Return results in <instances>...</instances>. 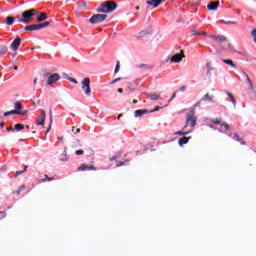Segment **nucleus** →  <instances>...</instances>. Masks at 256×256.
<instances>
[{
  "label": "nucleus",
  "mask_w": 256,
  "mask_h": 256,
  "mask_svg": "<svg viewBox=\"0 0 256 256\" xmlns=\"http://www.w3.org/2000/svg\"><path fill=\"white\" fill-rule=\"evenodd\" d=\"M36 9L25 10L22 12V17L16 16L17 22L22 24H28L33 20V17L36 16Z\"/></svg>",
  "instance_id": "nucleus-1"
},
{
  "label": "nucleus",
  "mask_w": 256,
  "mask_h": 256,
  "mask_svg": "<svg viewBox=\"0 0 256 256\" xmlns=\"http://www.w3.org/2000/svg\"><path fill=\"white\" fill-rule=\"evenodd\" d=\"M115 9H117V3L113 1H108V2H103L101 6H99L98 12L108 14L113 12Z\"/></svg>",
  "instance_id": "nucleus-2"
},
{
  "label": "nucleus",
  "mask_w": 256,
  "mask_h": 256,
  "mask_svg": "<svg viewBox=\"0 0 256 256\" xmlns=\"http://www.w3.org/2000/svg\"><path fill=\"white\" fill-rule=\"evenodd\" d=\"M82 90L86 96H91V80L89 77L84 78L82 81Z\"/></svg>",
  "instance_id": "nucleus-3"
},
{
  "label": "nucleus",
  "mask_w": 256,
  "mask_h": 256,
  "mask_svg": "<svg viewBox=\"0 0 256 256\" xmlns=\"http://www.w3.org/2000/svg\"><path fill=\"white\" fill-rule=\"evenodd\" d=\"M46 112L42 111L40 115L37 116L35 120V126L36 127H44V124L46 123Z\"/></svg>",
  "instance_id": "nucleus-4"
},
{
  "label": "nucleus",
  "mask_w": 256,
  "mask_h": 256,
  "mask_svg": "<svg viewBox=\"0 0 256 256\" xmlns=\"http://www.w3.org/2000/svg\"><path fill=\"white\" fill-rule=\"evenodd\" d=\"M106 19H107V15H105V14H96V15L92 16L90 22H91V24H99V23L103 22Z\"/></svg>",
  "instance_id": "nucleus-5"
},
{
  "label": "nucleus",
  "mask_w": 256,
  "mask_h": 256,
  "mask_svg": "<svg viewBox=\"0 0 256 256\" xmlns=\"http://www.w3.org/2000/svg\"><path fill=\"white\" fill-rule=\"evenodd\" d=\"M27 114H28V110H13L10 112H4V117H8L11 115L26 116Z\"/></svg>",
  "instance_id": "nucleus-6"
},
{
  "label": "nucleus",
  "mask_w": 256,
  "mask_h": 256,
  "mask_svg": "<svg viewBox=\"0 0 256 256\" xmlns=\"http://www.w3.org/2000/svg\"><path fill=\"white\" fill-rule=\"evenodd\" d=\"M60 80V76L59 74L55 73V74H51L50 76H48L47 78V85L51 86L55 83H57Z\"/></svg>",
  "instance_id": "nucleus-7"
},
{
  "label": "nucleus",
  "mask_w": 256,
  "mask_h": 256,
  "mask_svg": "<svg viewBox=\"0 0 256 256\" xmlns=\"http://www.w3.org/2000/svg\"><path fill=\"white\" fill-rule=\"evenodd\" d=\"M185 58L183 51L175 54L170 58V62L172 63H180Z\"/></svg>",
  "instance_id": "nucleus-8"
},
{
  "label": "nucleus",
  "mask_w": 256,
  "mask_h": 256,
  "mask_svg": "<svg viewBox=\"0 0 256 256\" xmlns=\"http://www.w3.org/2000/svg\"><path fill=\"white\" fill-rule=\"evenodd\" d=\"M186 125L190 126V127H195L196 118H195L193 112L187 115Z\"/></svg>",
  "instance_id": "nucleus-9"
},
{
  "label": "nucleus",
  "mask_w": 256,
  "mask_h": 256,
  "mask_svg": "<svg viewBox=\"0 0 256 256\" xmlns=\"http://www.w3.org/2000/svg\"><path fill=\"white\" fill-rule=\"evenodd\" d=\"M213 122L215 125H220L221 129H224L225 131L230 130V125L225 122H222V120L216 119V120H213Z\"/></svg>",
  "instance_id": "nucleus-10"
},
{
  "label": "nucleus",
  "mask_w": 256,
  "mask_h": 256,
  "mask_svg": "<svg viewBox=\"0 0 256 256\" xmlns=\"http://www.w3.org/2000/svg\"><path fill=\"white\" fill-rule=\"evenodd\" d=\"M77 171H79V172L95 171V167L92 165L88 166V165L82 164L81 166H79L77 168Z\"/></svg>",
  "instance_id": "nucleus-11"
},
{
  "label": "nucleus",
  "mask_w": 256,
  "mask_h": 256,
  "mask_svg": "<svg viewBox=\"0 0 256 256\" xmlns=\"http://www.w3.org/2000/svg\"><path fill=\"white\" fill-rule=\"evenodd\" d=\"M21 44V39L20 38H15L14 41L11 44V48L13 51H17L19 46Z\"/></svg>",
  "instance_id": "nucleus-12"
},
{
  "label": "nucleus",
  "mask_w": 256,
  "mask_h": 256,
  "mask_svg": "<svg viewBox=\"0 0 256 256\" xmlns=\"http://www.w3.org/2000/svg\"><path fill=\"white\" fill-rule=\"evenodd\" d=\"M164 0H152V1H147L146 4L148 6H152L154 8H157L160 6V4L163 2Z\"/></svg>",
  "instance_id": "nucleus-13"
},
{
  "label": "nucleus",
  "mask_w": 256,
  "mask_h": 256,
  "mask_svg": "<svg viewBox=\"0 0 256 256\" xmlns=\"http://www.w3.org/2000/svg\"><path fill=\"white\" fill-rule=\"evenodd\" d=\"M220 2H210L207 6L208 10L215 11L217 8H219Z\"/></svg>",
  "instance_id": "nucleus-14"
},
{
  "label": "nucleus",
  "mask_w": 256,
  "mask_h": 256,
  "mask_svg": "<svg viewBox=\"0 0 256 256\" xmlns=\"http://www.w3.org/2000/svg\"><path fill=\"white\" fill-rule=\"evenodd\" d=\"M40 26L39 24H32L30 26H26L25 27V31H36V30H40Z\"/></svg>",
  "instance_id": "nucleus-15"
},
{
  "label": "nucleus",
  "mask_w": 256,
  "mask_h": 256,
  "mask_svg": "<svg viewBox=\"0 0 256 256\" xmlns=\"http://www.w3.org/2000/svg\"><path fill=\"white\" fill-rule=\"evenodd\" d=\"M190 139H191V137H188V138L183 137L182 139H179L178 144L180 146L186 145L187 143H189Z\"/></svg>",
  "instance_id": "nucleus-16"
},
{
  "label": "nucleus",
  "mask_w": 256,
  "mask_h": 256,
  "mask_svg": "<svg viewBox=\"0 0 256 256\" xmlns=\"http://www.w3.org/2000/svg\"><path fill=\"white\" fill-rule=\"evenodd\" d=\"M48 18V15L46 12H42L40 16L37 17V21L38 22H43L44 20H46Z\"/></svg>",
  "instance_id": "nucleus-17"
},
{
  "label": "nucleus",
  "mask_w": 256,
  "mask_h": 256,
  "mask_svg": "<svg viewBox=\"0 0 256 256\" xmlns=\"http://www.w3.org/2000/svg\"><path fill=\"white\" fill-rule=\"evenodd\" d=\"M222 62L228 64L232 68H236V65L233 63V61L231 59H222Z\"/></svg>",
  "instance_id": "nucleus-18"
},
{
  "label": "nucleus",
  "mask_w": 256,
  "mask_h": 256,
  "mask_svg": "<svg viewBox=\"0 0 256 256\" xmlns=\"http://www.w3.org/2000/svg\"><path fill=\"white\" fill-rule=\"evenodd\" d=\"M13 23H15V18L8 16L6 18V25H13Z\"/></svg>",
  "instance_id": "nucleus-19"
},
{
  "label": "nucleus",
  "mask_w": 256,
  "mask_h": 256,
  "mask_svg": "<svg viewBox=\"0 0 256 256\" xmlns=\"http://www.w3.org/2000/svg\"><path fill=\"white\" fill-rule=\"evenodd\" d=\"M144 114H147V110H138L135 112V117H142Z\"/></svg>",
  "instance_id": "nucleus-20"
},
{
  "label": "nucleus",
  "mask_w": 256,
  "mask_h": 256,
  "mask_svg": "<svg viewBox=\"0 0 256 256\" xmlns=\"http://www.w3.org/2000/svg\"><path fill=\"white\" fill-rule=\"evenodd\" d=\"M14 129L16 131H22L23 129H25V125L21 124V123H17L14 127Z\"/></svg>",
  "instance_id": "nucleus-21"
},
{
  "label": "nucleus",
  "mask_w": 256,
  "mask_h": 256,
  "mask_svg": "<svg viewBox=\"0 0 256 256\" xmlns=\"http://www.w3.org/2000/svg\"><path fill=\"white\" fill-rule=\"evenodd\" d=\"M148 98L150 100H159L160 99V95L159 94H149Z\"/></svg>",
  "instance_id": "nucleus-22"
},
{
  "label": "nucleus",
  "mask_w": 256,
  "mask_h": 256,
  "mask_svg": "<svg viewBox=\"0 0 256 256\" xmlns=\"http://www.w3.org/2000/svg\"><path fill=\"white\" fill-rule=\"evenodd\" d=\"M8 48L6 46H0V55L7 53Z\"/></svg>",
  "instance_id": "nucleus-23"
},
{
  "label": "nucleus",
  "mask_w": 256,
  "mask_h": 256,
  "mask_svg": "<svg viewBox=\"0 0 256 256\" xmlns=\"http://www.w3.org/2000/svg\"><path fill=\"white\" fill-rule=\"evenodd\" d=\"M38 25H39L40 29H42V28L48 27V26L50 25V22L45 21V22H43V23H41V24H38Z\"/></svg>",
  "instance_id": "nucleus-24"
},
{
  "label": "nucleus",
  "mask_w": 256,
  "mask_h": 256,
  "mask_svg": "<svg viewBox=\"0 0 256 256\" xmlns=\"http://www.w3.org/2000/svg\"><path fill=\"white\" fill-rule=\"evenodd\" d=\"M14 108H15V110H22V104L20 102H15Z\"/></svg>",
  "instance_id": "nucleus-25"
},
{
  "label": "nucleus",
  "mask_w": 256,
  "mask_h": 256,
  "mask_svg": "<svg viewBox=\"0 0 256 256\" xmlns=\"http://www.w3.org/2000/svg\"><path fill=\"white\" fill-rule=\"evenodd\" d=\"M27 169H28V166H25V168H24L23 171H17V172L15 173V178H17V177H18L19 175H21L22 173H26Z\"/></svg>",
  "instance_id": "nucleus-26"
},
{
  "label": "nucleus",
  "mask_w": 256,
  "mask_h": 256,
  "mask_svg": "<svg viewBox=\"0 0 256 256\" xmlns=\"http://www.w3.org/2000/svg\"><path fill=\"white\" fill-rule=\"evenodd\" d=\"M212 38L216 39L217 41H220V42L226 41V38L224 36H219V37L212 36Z\"/></svg>",
  "instance_id": "nucleus-27"
},
{
  "label": "nucleus",
  "mask_w": 256,
  "mask_h": 256,
  "mask_svg": "<svg viewBox=\"0 0 256 256\" xmlns=\"http://www.w3.org/2000/svg\"><path fill=\"white\" fill-rule=\"evenodd\" d=\"M244 74H245L246 80L248 81V84H249V86H250V89H253V83H252V81H251L250 77H249V76H247V74H246V73H244Z\"/></svg>",
  "instance_id": "nucleus-28"
},
{
  "label": "nucleus",
  "mask_w": 256,
  "mask_h": 256,
  "mask_svg": "<svg viewBox=\"0 0 256 256\" xmlns=\"http://www.w3.org/2000/svg\"><path fill=\"white\" fill-rule=\"evenodd\" d=\"M227 95H228L229 99L231 100L232 104H234V106H235L236 105V100H235L233 94L227 93Z\"/></svg>",
  "instance_id": "nucleus-29"
},
{
  "label": "nucleus",
  "mask_w": 256,
  "mask_h": 256,
  "mask_svg": "<svg viewBox=\"0 0 256 256\" xmlns=\"http://www.w3.org/2000/svg\"><path fill=\"white\" fill-rule=\"evenodd\" d=\"M190 131L188 132H183V131H177L175 132V135H189Z\"/></svg>",
  "instance_id": "nucleus-30"
},
{
  "label": "nucleus",
  "mask_w": 256,
  "mask_h": 256,
  "mask_svg": "<svg viewBox=\"0 0 256 256\" xmlns=\"http://www.w3.org/2000/svg\"><path fill=\"white\" fill-rule=\"evenodd\" d=\"M68 81L74 83L75 85L78 84V81L75 78H72V77H68Z\"/></svg>",
  "instance_id": "nucleus-31"
},
{
  "label": "nucleus",
  "mask_w": 256,
  "mask_h": 256,
  "mask_svg": "<svg viewBox=\"0 0 256 256\" xmlns=\"http://www.w3.org/2000/svg\"><path fill=\"white\" fill-rule=\"evenodd\" d=\"M145 35L144 31H140L139 33L136 34L137 38H142Z\"/></svg>",
  "instance_id": "nucleus-32"
},
{
  "label": "nucleus",
  "mask_w": 256,
  "mask_h": 256,
  "mask_svg": "<svg viewBox=\"0 0 256 256\" xmlns=\"http://www.w3.org/2000/svg\"><path fill=\"white\" fill-rule=\"evenodd\" d=\"M83 154H84V151L82 149L75 151V155H83Z\"/></svg>",
  "instance_id": "nucleus-33"
},
{
  "label": "nucleus",
  "mask_w": 256,
  "mask_h": 256,
  "mask_svg": "<svg viewBox=\"0 0 256 256\" xmlns=\"http://www.w3.org/2000/svg\"><path fill=\"white\" fill-rule=\"evenodd\" d=\"M120 70V63L117 62L116 68H115V73H118Z\"/></svg>",
  "instance_id": "nucleus-34"
},
{
  "label": "nucleus",
  "mask_w": 256,
  "mask_h": 256,
  "mask_svg": "<svg viewBox=\"0 0 256 256\" xmlns=\"http://www.w3.org/2000/svg\"><path fill=\"white\" fill-rule=\"evenodd\" d=\"M72 132L74 134H79L80 133V129H75V127L72 128Z\"/></svg>",
  "instance_id": "nucleus-35"
},
{
  "label": "nucleus",
  "mask_w": 256,
  "mask_h": 256,
  "mask_svg": "<svg viewBox=\"0 0 256 256\" xmlns=\"http://www.w3.org/2000/svg\"><path fill=\"white\" fill-rule=\"evenodd\" d=\"M204 100H212V97L209 94H205Z\"/></svg>",
  "instance_id": "nucleus-36"
},
{
  "label": "nucleus",
  "mask_w": 256,
  "mask_h": 256,
  "mask_svg": "<svg viewBox=\"0 0 256 256\" xmlns=\"http://www.w3.org/2000/svg\"><path fill=\"white\" fill-rule=\"evenodd\" d=\"M251 36L254 39L256 38V29L251 31Z\"/></svg>",
  "instance_id": "nucleus-37"
},
{
  "label": "nucleus",
  "mask_w": 256,
  "mask_h": 256,
  "mask_svg": "<svg viewBox=\"0 0 256 256\" xmlns=\"http://www.w3.org/2000/svg\"><path fill=\"white\" fill-rule=\"evenodd\" d=\"M234 139L238 142H241V139H240L239 135H237V134L234 135Z\"/></svg>",
  "instance_id": "nucleus-38"
},
{
  "label": "nucleus",
  "mask_w": 256,
  "mask_h": 256,
  "mask_svg": "<svg viewBox=\"0 0 256 256\" xmlns=\"http://www.w3.org/2000/svg\"><path fill=\"white\" fill-rule=\"evenodd\" d=\"M23 189H25V186H21V187L18 189V191L16 192V194L19 195V194H20V191L23 190Z\"/></svg>",
  "instance_id": "nucleus-39"
},
{
  "label": "nucleus",
  "mask_w": 256,
  "mask_h": 256,
  "mask_svg": "<svg viewBox=\"0 0 256 256\" xmlns=\"http://www.w3.org/2000/svg\"><path fill=\"white\" fill-rule=\"evenodd\" d=\"M220 23H224V24H228V25L233 24V22H231V21L225 22V21H223V20H221Z\"/></svg>",
  "instance_id": "nucleus-40"
},
{
  "label": "nucleus",
  "mask_w": 256,
  "mask_h": 256,
  "mask_svg": "<svg viewBox=\"0 0 256 256\" xmlns=\"http://www.w3.org/2000/svg\"><path fill=\"white\" fill-rule=\"evenodd\" d=\"M44 177H45V180H47V181H52L53 180V178H50L47 175H44Z\"/></svg>",
  "instance_id": "nucleus-41"
},
{
  "label": "nucleus",
  "mask_w": 256,
  "mask_h": 256,
  "mask_svg": "<svg viewBox=\"0 0 256 256\" xmlns=\"http://www.w3.org/2000/svg\"><path fill=\"white\" fill-rule=\"evenodd\" d=\"M117 81H120V78H116L115 80H113L112 84L116 83Z\"/></svg>",
  "instance_id": "nucleus-42"
},
{
  "label": "nucleus",
  "mask_w": 256,
  "mask_h": 256,
  "mask_svg": "<svg viewBox=\"0 0 256 256\" xmlns=\"http://www.w3.org/2000/svg\"><path fill=\"white\" fill-rule=\"evenodd\" d=\"M193 35H201V33L196 32L195 30L193 31Z\"/></svg>",
  "instance_id": "nucleus-43"
},
{
  "label": "nucleus",
  "mask_w": 256,
  "mask_h": 256,
  "mask_svg": "<svg viewBox=\"0 0 256 256\" xmlns=\"http://www.w3.org/2000/svg\"><path fill=\"white\" fill-rule=\"evenodd\" d=\"M57 140L62 142L63 141V137H57Z\"/></svg>",
  "instance_id": "nucleus-44"
},
{
  "label": "nucleus",
  "mask_w": 256,
  "mask_h": 256,
  "mask_svg": "<svg viewBox=\"0 0 256 256\" xmlns=\"http://www.w3.org/2000/svg\"><path fill=\"white\" fill-rule=\"evenodd\" d=\"M118 92H119V93H122V92H123V89H122V88H118Z\"/></svg>",
  "instance_id": "nucleus-45"
},
{
  "label": "nucleus",
  "mask_w": 256,
  "mask_h": 256,
  "mask_svg": "<svg viewBox=\"0 0 256 256\" xmlns=\"http://www.w3.org/2000/svg\"><path fill=\"white\" fill-rule=\"evenodd\" d=\"M11 131H13L11 127L7 128V132H11Z\"/></svg>",
  "instance_id": "nucleus-46"
},
{
  "label": "nucleus",
  "mask_w": 256,
  "mask_h": 256,
  "mask_svg": "<svg viewBox=\"0 0 256 256\" xmlns=\"http://www.w3.org/2000/svg\"><path fill=\"white\" fill-rule=\"evenodd\" d=\"M117 157L110 158V161L116 160Z\"/></svg>",
  "instance_id": "nucleus-47"
},
{
  "label": "nucleus",
  "mask_w": 256,
  "mask_h": 256,
  "mask_svg": "<svg viewBox=\"0 0 256 256\" xmlns=\"http://www.w3.org/2000/svg\"><path fill=\"white\" fill-rule=\"evenodd\" d=\"M200 35H205V36H206V35H207V33H206V32H202V33H200Z\"/></svg>",
  "instance_id": "nucleus-48"
},
{
  "label": "nucleus",
  "mask_w": 256,
  "mask_h": 256,
  "mask_svg": "<svg viewBox=\"0 0 256 256\" xmlns=\"http://www.w3.org/2000/svg\"><path fill=\"white\" fill-rule=\"evenodd\" d=\"M121 117H122V114H119L118 117H117V119H120Z\"/></svg>",
  "instance_id": "nucleus-49"
},
{
  "label": "nucleus",
  "mask_w": 256,
  "mask_h": 256,
  "mask_svg": "<svg viewBox=\"0 0 256 256\" xmlns=\"http://www.w3.org/2000/svg\"><path fill=\"white\" fill-rule=\"evenodd\" d=\"M1 127H2V128L5 127V123L2 122V123H1Z\"/></svg>",
  "instance_id": "nucleus-50"
},
{
  "label": "nucleus",
  "mask_w": 256,
  "mask_h": 256,
  "mask_svg": "<svg viewBox=\"0 0 256 256\" xmlns=\"http://www.w3.org/2000/svg\"><path fill=\"white\" fill-rule=\"evenodd\" d=\"M136 10H137V11H139V10H140V7H139V6H137V7H136Z\"/></svg>",
  "instance_id": "nucleus-51"
},
{
  "label": "nucleus",
  "mask_w": 256,
  "mask_h": 256,
  "mask_svg": "<svg viewBox=\"0 0 256 256\" xmlns=\"http://www.w3.org/2000/svg\"><path fill=\"white\" fill-rule=\"evenodd\" d=\"M50 128H51V126H50ZM50 128H48V130H46V133H49V131H50Z\"/></svg>",
  "instance_id": "nucleus-52"
},
{
  "label": "nucleus",
  "mask_w": 256,
  "mask_h": 256,
  "mask_svg": "<svg viewBox=\"0 0 256 256\" xmlns=\"http://www.w3.org/2000/svg\"><path fill=\"white\" fill-rule=\"evenodd\" d=\"M34 84H37V79H34Z\"/></svg>",
  "instance_id": "nucleus-53"
},
{
  "label": "nucleus",
  "mask_w": 256,
  "mask_h": 256,
  "mask_svg": "<svg viewBox=\"0 0 256 256\" xmlns=\"http://www.w3.org/2000/svg\"><path fill=\"white\" fill-rule=\"evenodd\" d=\"M254 42L256 43V38H254Z\"/></svg>",
  "instance_id": "nucleus-54"
},
{
  "label": "nucleus",
  "mask_w": 256,
  "mask_h": 256,
  "mask_svg": "<svg viewBox=\"0 0 256 256\" xmlns=\"http://www.w3.org/2000/svg\"><path fill=\"white\" fill-rule=\"evenodd\" d=\"M208 71H211V68H208Z\"/></svg>",
  "instance_id": "nucleus-55"
}]
</instances>
